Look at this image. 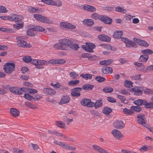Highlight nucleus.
<instances>
[{
  "instance_id": "1",
  "label": "nucleus",
  "mask_w": 153,
  "mask_h": 153,
  "mask_svg": "<svg viewBox=\"0 0 153 153\" xmlns=\"http://www.w3.org/2000/svg\"><path fill=\"white\" fill-rule=\"evenodd\" d=\"M34 17L37 20L40 22L47 24H52L53 23V21L49 18L46 16H42V15L36 14L33 15Z\"/></svg>"
},
{
  "instance_id": "2",
  "label": "nucleus",
  "mask_w": 153,
  "mask_h": 153,
  "mask_svg": "<svg viewBox=\"0 0 153 153\" xmlns=\"http://www.w3.org/2000/svg\"><path fill=\"white\" fill-rule=\"evenodd\" d=\"M137 122L138 124L142 125L146 128L149 127V125L146 123V118L144 114H139L137 115Z\"/></svg>"
},
{
  "instance_id": "3",
  "label": "nucleus",
  "mask_w": 153,
  "mask_h": 153,
  "mask_svg": "<svg viewBox=\"0 0 153 153\" xmlns=\"http://www.w3.org/2000/svg\"><path fill=\"white\" fill-rule=\"evenodd\" d=\"M15 65L13 63L7 62L3 66V69L4 71L7 74H11L15 70Z\"/></svg>"
},
{
  "instance_id": "4",
  "label": "nucleus",
  "mask_w": 153,
  "mask_h": 153,
  "mask_svg": "<svg viewBox=\"0 0 153 153\" xmlns=\"http://www.w3.org/2000/svg\"><path fill=\"white\" fill-rule=\"evenodd\" d=\"M16 39L17 40V45L18 46L24 48L31 47L30 45L29 44L27 45V43L23 40L22 38L21 37H17Z\"/></svg>"
},
{
  "instance_id": "5",
  "label": "nucleus",
  "mask_w": 153,
  "mask_h": 153,
  "mask_svg": "<svg viewBox=\"0 0 153 153\" xmlns=\"http://www.w3.org/2000/svg\"><path fill=\"white\" fill-rule=\"evenodd\" d=\"M122 41L125 42L126 46L128 48L133 47L134 48H136L137 45L134 42L129 40L128 38L126 37H123L121 39Z\"/></svg>"
},
{
  "instance_id": "6",
  "label": "nucleus",
  "mask_w": 153,
  "mask_h": 153,
  "mask_svg": "<svg viewBox=\"0 0 153 153\" xmlns=\"http://www.w3.org/2000/svg\"><path fill=\"white\" fill-rule=\"evenodd\" d=\"M81 104L83 106L91 107L93 106L94 103L92 102L90 99L83 98L81 100Z\"/></svg>"
},
{
  "instance_id": "7",
  "label": "nucleus",
  "mask_w": 153,
  "mask_h": 153,
  "mask_svg": "<svg viewBox=\"0 0 153 153\" xmlns=\"http://www.w3.org/2000/svg\"><path fill=\"white\" fill-rule=\"evenodd\" d=\"M82 90V88H81L77 87L74 88L71 90V94L73 97H78L81 94L79 92Z\"/></svg>"
},
{
  "instance_id": "8",
  "label": "nucleus",
  "mask_w": 153,
  "mask_h": 153,
  "mask_svg": "<svg viewBox=\"0 0 153 153\" xmlns=\"http://www.w3.org/2000/svg\"><path fill=\"white\" fill-rule=\"evenodd\" d=\"M111 133L114 137L117 140H120L123 137L121 132L116 129L113 130L111 131Z\"/></svg>"
},
{
  "instance_id": "9",
  "label": "nucleus",
  "mask_w": 153,
  "mask_h": 153,
  "mask_svg": "<svg viewBox=\"0 0 153 153\" xmlns=\"http://www.w3.org/2000/svg\"><path fill=\"white\" fill-rule=\"evenodd\" d=\"M23 17L21 16L18 15L12 14L10 16H9V20L13 21L16 22H20V21L23 19Z\"/></svg>"
},
{
  "instance_id": "10",
  "label": "nucleus",
  "mask_w": 153,
  "mask_h": 153,
  "mask_svg": "<svg viewBox=\"0 0 153 153\" xmlns=\"http://www.w3.org/2000/svg\"><path fill=\"white\" fill-rule=\"evenodd\" d=\"M59 42L65 46H69L73 43L72 39H64L59 40Z\"/></svg>"
},
{
  "instance_id": "11",
  "label": "nucleus",
  "mask_w": 153,
  "mask_h": 153,
  "mask_svg": "<svg viewBox=\"0 0 153 153\" xmlns=\"http://www.w3.org/2000/svg\"><path fill=\"white\" fill-rule=\"evenodd\" d=\"M133 40L135 42L141 46L146 47H148L149 46V44L143 40H142L135 37H134L133 38Z\"/></svg>"
},
{
  "instance_id": "12",
  "label": "nucleus",
  "mask_w": 153,
  "mask_h": 153,
  "mask_svg": "<svg viewBox=\"0 0 153 153\" xmlns=\"http://www.w3.org/2000/svg\"><path fill=\"white\" fill-rule=\"evenodd\" d=\"M60 25L66 28L69 29H74L76 28L75 25H72L71 24L67 22H62L60 23Z\"/></svg>"
},
{
  "instance_id": "13",
  "label": "nucleus",
  "mask_w": 153,
  "mask_h": 153,
  "mask_svg": "<svg viewBox=\"0 0 153 153\" xmlns=\"http://www.w3.org/2000/svg\"><path fill=\"white\" fill-rule=\"evenodd\" d=\"M114 127L117 129H121L123 128L124 124L121 120H117L113 123Z\"/></svg>"
},
{
  "instance_id": "14",
  "label": "nucleus",
  "mask_w": 153,
  "mask_h": 153,
  "mask_svg": "<svg viewBox=\"0 0 153 153\" xmlns=\"http://www.w3.org/2000/svg\"><path fill=\"white\" fill-rule=\"evenodd\" d=\"M43 91L44 94L48 95H54L56 93L55 90L49 88H44L43 89Z\"/></svg>"
},
{
  "instance_id": "15",
  "label": "nucleus",
  "mask_w": 153,
  "mask_h": 153,
  "mask_svg": "<svg viewBox=\"0 0 153 153\" xmlns=\"http://www.w3.org/2000/svg\"><path fill=\"white\" fill-rule=\"evenodd\" d=\"M100 21L105 23L110 24L112 22V19L105 16L102 15Z\"/></svg>"
},
{
  "instance_id": "16",
  "label": "nucleus",
  "mask_w": 153,
  "mask_h": 153,
  "mask_svg": "<svg viewBox=\"0 0 153 153\" xmlns=\"http://www.w3.org/2000/svg\"><path fill=\"white\" fill-rule=\"evenodd\" d=\"M92 147L95 150L98 151L100 153H109V152L106 150L97 145H93Z\"/></svg>"
},
{
  "instance_id": "17",
  "label": "nucleus",
  "mask_w": 153,
  "mask_h": 153,
  "mask_svg": "<svg viewBox=\"0 0 153 153\" xmlns=\"http://www.w3.org/2000/svg\"><path fill=\"white\" fill-rule=\"evenodd\" d=\"M83 8L86 11L91 12L96 10V8L94 6L87 4H85L83 6Z\"/></svg>"
},
{
  "instance_id": "18",
  "label": "nucleus",
  "mask_w": 153,
  "mask_h": 153,
  "mask_svg": "<svg viewBox=\"0 0 153 153\" xmlns=\"http://www.w3.org/2000/svg\"><path fill=\"white\" fill-rule=\"evenodd\" d=\"M54 47L55 48L61 49V50H68V47L66 46H65L62 43H60V42H59V43H57L54 45Z\"/></svg>"
},
{
  "instance_id": "19",
  "label": "nucleus",
  "mask_w": 153,
  "mask_h": 153,
  "mask_svg": "<svg viewBox=\"0 0 153 153\" xmlns=\"http://www.w3.org/2000/svg\"><path fill=\"white\" fill-rule=\"evenodd\" d=\"M99 39L102 41L109 42L110 41V38L104 34L100 35L98 36Z\"/></svg>"
},
{
  "instance_id": "20",
  "label": "nucleus",
  "mask_w": 153,
  "mask_h": 153,
  "mask_svg": "<svg viewBox=\"0 0 153 153\" xmlns=\"http://www.w3.org/2000/svg\"><path fill=\"white\" fill-rule=\"evenodd\" d=\"M102 71L103 74H111L112 73V69L111 68L108 66H105L103 67L102 69Z\"/></svg>"
},
{
  "instance_id": "21",
  "label": "nucleus",
  "mask_w": 153,
  "mask_h": 153,
  "mask_svg": "<svg viewBox=\"0 0 153 153\" xmlns=\"http://www.w3.org/2000/svg\"><path fill=\"white\" fill-rule=\"evenodd\" d=\"M70 98L67 96H64L62 97L61 100L59 102V104H65L68 103L70 100Z\"/></svg>"
},
{
  "instance_id": "22",
  "label": "nucleus",
  "mask_w": 153,
  "mask_h": 153,
  "mask_svg": "<svg viewBox=\"0 0 153 153\" xmlns=\"http://www.w3.org/2000/svg\"><path fill=\"white\" fill-rule=\"evenodd\" d=\"M113 60L112 59H108L106 60H104L100 61V65H108L112 63L113 62Z\"/></svg>"
},
{
  "instance_id": "23",
  "label": "nucleus",
  "mask_w": 153,
  "mask_h": 153,
  "mask_svg": "<svg viewBox=\"0 0 153 153\" xmlns=\"http://www.w3.org/2000/svg\"><path fill=\"white\" fill-rule=\"evenodd\" d=\"M82 22L84 24L89 26H92L94 24V22L91 19H85Z\"/></svg>"
},
{
  "instance_id": "24",
  "label": "nucleus",
  "mask_w": 153,
  "mask_h": 153,
  "mask_svg": "<svg viewBox=\"0 0 153 153\" xmlns=\"http://www.w3.org/2000/svg\"><path fill=\"white\" fill-rule=\"evenodd\" d=\"M10 113L12 116L15 117L18 116L19 114V111L14 108L10 109Z\"/></svg>"
},
{
  "instance_id": "25",
  "label": "nucleus",
  "mask_w": 153,
  "mask_h": 153,
  "mask_svg": "<svg viewBox=\"0 0 153 153\" xmlns=\"http://www.w3.org/2000/svg\"><path fill=\"white\" fill-rule=\"evenodd\" d=\"M123 35V31L121 30H118L115 31L113 35L114 38L119 39Z\"/></svg>"
},
{
  "instance_id": "26",
  "label": "nucleus",
  "mask_w": 153,
  "mask_h": 153,
  "mask_svg": "<svg viewBox=\"0 0 153 153\" xmlns=\"http://www.w3.org/2000/svg\"><path fill=\"white\" fill-rule=\"evenodd\" d=\"M10 90L11 92L16 94L20 95L23 94V92H20V91L18 90V88L16 87L10 88Z\"/></svg>"
},
{
  "instance_id": "27",
  "label": "nucleus",
  "mask_w": 153,
  "mask_h": 153,
  "mask_svg": "<svg viewBox=\"0 0 153 153\" xmlns=\"http://www.w3.org/2000/svg\"><path fill=\"white\" fill-rule=\"evenodd\" d=\"M56 125L58 127L64 129H65L66 128L65 124L62 122L60 121H56Z\"/></svg>"
},
{
  "instance_id": "28",
  "label": "nucleus",
  "mask_w": 153,
  "mask_h": 153,
  "mask_svg": "<svg viewBox=\"0 0 153 153\" xmlns=\"http://www.w3.org/2000/svg\"><path fill=\"white\" fill-rule=\"evenodd\" d=\"M149 59V56L147 54L141 55L139 58V60L142 62H146Z\"/></svg>"
},
{
  "instance_id": "29",
  "label": "nucleus",
  "mask_w": 153,
  "mask_h": 153,
  "mask_svg": "<svg viewBox=\"0 0 153 153\" xmlns=\"http://www.w3.org/2000/svg\"><path fill=\"white\" fill-rule=\"evenodd\" d=\"M146 100H145L138 99L134 100V103L138 106H140L141 105H144V102H145V101H146Z\"/></svg>"
},
{
  "instance_id": "30",
  "label": "nucleus",
  "mask_w": 153,
  "mask_h": 153,
  "mask_svg": "<svg viewBox=\"0 0 153 153\" xmlns=\"http://www.w3.org/2000/svg\"><path fill=\"white\" fill-rule=\"evenodd\" d=\"M23 22L21 21H20V22H17L16 24L14 25L13 27L15 28H16L17 30H18L22 28L23 27Z\"/></svg>"
},
{
  "instance_id": "31",
  "label": "nucleus",
  "mask_w": 153,
  "mask_h": 153,
  "mask_svg": "<svg viewBox=\"0 0 153 153\" xmlns=\"http://www.w3.org/2000/svg\"><path fill=\"white\" fill-rule=\"evenodd\" d=\"M132 91L134 92V94L137 96H141L143 94L142 91L137 88H132Z\"/></svg>"
},
{
  "instance_id": "32",
  "label": "nucleus",
  "mask_w": 153,
  "mask_h": 153,
  "mask_svg": "<svg viewBox=\"0 0 153 153\" xmlns=\"http://www.w3.org/2000/svg\"><path fill=\"white\" fill-rule=\"evenodd\" d=\"M94 87L93 85L88 84H87L83 85L82 88L86 91L90 90H91Z\"/></svg>"
},
{
  "instance_id": "33",
  "label": "nucleus",
  "mask_w": 153,
  "mask_h": 153,
  "mask_svg": "<svg viewBox=\"0 0 153 153\" xmlns=\"http://www.w3.org/2000/svg\"><path fill=\"white\" fill-rule=\"evenodd\" d=\"M144 107L147 108H153V102H148L147 101H145V102L144 103Z\"/></svg>"
},
{
  "instance_id": "34",
  "label": "nucleus",
  "mask_w": 153,
  "mask_h": 153,
  "mask_svg": "<svg viewBox=\"0 0 153 153\" xmlns=\"http://www.w3.org/2000/svg\"><path fill=\"white\" fill-rule=\"evenodd\" d=\"M41 1L48 4L51 5H57V3L52 0H41Z\"/></svg>"
},
{
  "instance_id": "35",
  "label": "nucleus",
  "mask_w": 153,
  "mask_h": 153,
  "mask_svg": "<svg viewBox=\"0 0 153 153\" xmlns=\"http://www.w3.org/2000/svg\"><path fill=\"white\" fill-rule=\"evenodd\" d=\"M112 111L111 108L108 107H105L102 110L103 113L106 114H109Z\"/></svg>"
},
{
  "instance_id": "36",
  "label": "nucleus",
  "mask_w": 153,
  "mask_h": 153,
  "mask_svg": "<svg viewBox=\"0 0 153 153\" xmlns=\"http://www.w3.org/2000/svg\"><path fill=\"white\" fill-rule=\"evenodd\" d=\"M80 76L82 78H84L86 80L91 79L92 76V75L90 74H80Z\"/></svg>"
},
{
  "instance_id": "37",
  "label": "nucleus",
  "mask_w": 153,
  "mask_h": 153,
  "mask_svg": "<svg viewBox=\"0 0 153 153\" xmlns=\"http://www.w3.org/2000/svg\"><path fill=\"white\" fill-rule=\"evenodd\" d=\"M102 15H99L98 14L96 13H94L91 15V17L94 19H99L100 20Z\"/></svg>"
},
{
  "instance_id": "38",
  "label": "nucleus",
  "mask_w": 153,
  "mask_h": 153,
  "mask_svg": "<svg viewBox=\"0 0 153 153\" xmlns=\"http://www.w3.org/2000/svg\"><path fill=\"white\" fill-rule=\"evenodd\" d=\"M0 31L3 32L10 33L13 32V29L9 28L0 27Z\"/></svg>"
},
{
  "instance_id": "39",
  "label": "nucleus",
  "mask_w": 153,
  "mask_h": 153,
  "mask_svg": "<svg viewBox=\"0 0 153 153\" xmlns=\"http://www.w3.org/2000/svg\"><path fill=\"white\" fill-rule=\"evenodd\" d=\"M81 47L83 49L87 51L90 52H93L94 51L92 49V48H91L88 45H82Z\"/></svg>"
},
{
  "instance_id": "40",
  "label": "nucleus",
  "mask_w": 153,
  "mask_h": 153,
  "mask_svg": "<svg viewBox=\"0 0 153 153\" xmlns=\"http://www.w3.org/2000/svg\"><path fill=\"white\" fill-rule=\"evenodd\" d=\"M102 105V100H101L100 99L97 100L94 105V104L95 108H97L99 107H101Z\"/></svg>"
},
{
  "instance_id": "41",
  "label": "nucleus",
  "mask_w": 153,
  "mask_h": 153,
  "mask_svg": "<svg viewBox=\"0 0 153 153\" xmlns=\"http://www.w3.org/2000/svg\"><path fill=\"white\" fill-rule=\"evenodd\" d=\"M130 109L131 110L137 112H140L142 109L141 107L139 106H132Z\"/></svg>"
},
{
  "instance_id": "42",
  "label": "nucleus",
  "mask_w": 153,
  "mask_h": 153,
  "mask_svg": "<svg viewBox=\"0 0 153 153\" xmlns=\"http://www.w3.org/2000/svg\"><path fill=\"white\" fill-rule=\"evenodd\" d=\"M79 83V81L78 80H71L68 83V85L70 86L75 85Z\"/></svg>"
},
{
  "instance_id": "43",
  "label": "nucleus",
  "mask_w": 153,
  "mask_h": 153,
  "mask_svg": "<svg viewBox=\"0 0 153 153\" xmlns=\"http://www.w3.org/2000/svg\"><path fill=\"white\" fill-rule=\"evenodd\" d=\"M23 61L26 63H29L31 62V57L29 56H25L22 58Z\"/></svg>"
},
{
  "instance_id": "44",
  "label": "nucleus",
  "mask_w": 153,
  "mask_h": 153,
  "mask_svg": "<svg viewBox=\"0 0 153 153\" xmlns=\"http://www.w3.org/2000/svg\"><path fill=\"white\" fill-rule=\"evenodd\" d=\"M123 112L124 114L128 115H131L134 113V112L132 111L131 109H128L126 108H124L123 110Z\"/></svg>"
},
{
  "instance_id": "45",
  "label": "nucleus",
  "mask_w": 153,
  "mask_h": 153,
  "mask_svg": "<svg viewBox=\"0 0 153 153\" xmlns=\"http://www.w3.org/2000/svg\"><path fill=\"white\" fill-rule=\"evenodd\" d=\"M124 86L127 88H131L133 87L132 83L130 81L126 80L125 82Z\"/></svg>"
},
{
  "instance_id": "46",
  "label": "nucleus",
  "mask_w": 153,
  "mask_h": 153,
  "mask_svg": "<svg viewBox=\"0 0 153 153\" xmlns=\"http://www.w3.org/2000/svg\"><path fill=\"white\" fill-rule=\"evenodd\" d=\"M34 30L37 31H43L45 30V29L43 27L39 26H35L32 28Z\"/></svg>"
},
{
  "instance_id": "47",
  "label": "nucleus",
  "mask_w": 153,
  "mask_h": 153,
  "mask_svg": "<svg viewBox=\"0 0 153 153\" xmlns=\"http://www.w3.org/2000/svg\"><path fill=\"white\" fill-rule=\"evenodd\" d=\"M70 76L73 79H76L78 76V74L74 72H70L69 73Z\"/></svg>"
},
{
  "instance_id": "48",
  "label": "nucleus",
  "mask_w": 153,
  "mask_h": 153,
  "mask_svg": "<svg viewBox=\"0 0 153 153\" xmlns=\"http://www.w3.org/2000/svg\"><path fill=\"white\" fill-rule=\"evenodd\" d=\"M141 52L143 53L144 54H148L149 55H151L153 53V51L149 49L143 50Z\"/></svg>"
},
{
  "instance_id": "49",
  "label": "nucleus",
  "mask_w": 153,
  "mask_h": 153,
  "mask_svg": "<svg viewBox=\"0 0 153 153\" xmlns=\"http://www.w3.org/2000/svg\"><path fill=\"white\" fill-rule=\"evenodd\" d=\"M103 90L106 93H111L113 91V89L110 87H107L103 88Z\"/></svg>"
},
{
  "instance_id": "50",
  "label": "nucleus",
  "mask_w": 153,
  "mask_h": 153,
  "mask_svg": "<svg viewBox=\"0 0 153 153\" xmlns=\"http://www.w3.org/2000/svg\"><path fill=\"white\" fill-rule=\"evenodd\" d=\"M25 105L26 106L32 109L36 108V106L34 105H33L31 103L29 102H25Z\"/></svg>"
},
{
  "instance_id": "51",
  "label": "nucleus",
  "mask_w": 153,
  "mask_h": 153,
  "mask_svg": "<svg viewBox=\"0 0 153 153\" xmlns=\"http://www.w3.org/2000/svg\"><path fill=\"white\" fill-rule=\"evenodd\" d=\"M34 30L32 28L31 29L28 30L27 31V35L30 36H34L35 35L34 33Z\"/></svg>"
},
{
  "instance_id": "52",
  "label": "nucleus",
  "mask_w": 153,
  "mask_h": 153,
  "mask_svg": "<svg viewBox=\"0 0 153 153\" xmlns=\"http://www.w3.org/2000/svg\"><path fill=\"white\" fill-rule=\"evenodd\" d=\"M24 97L25 98L29 100H32V99H34V97L27 94H25Z\"/></svg>"
},
{
  "instance_id": "53",
  "label": "nucleus",
  "mask_w": 153,
  "mask_h": 153,
  "mask_svg": "<svg viewBox=\"0 0 153 153\" xmlns=\"http://www.w3.org/2000/svg\"><path fill=\"white\" fill-rule=\"evenodd\" d=\"M143 92L144 93L146 94H153V90L148 88L144 89Z\"/></svg>"
},
{
  "instance_id": "54",
  "label": "nucleus",
  "mask_w": 153,
  "mask_h": 153,
  "mask_svg": "<svg viewBox=\"0 0 153 153\" xmlns=\"http://www.w3.org/2000/svg\"><path fill=\"white\" fill-rule=\"evenodd\" d=\"M95 79L99 82H102L105 80V79L100 76H97L95 78Z\"/></svg>"
},
{
  "instance_id": "55",
  "label": "nucleus",
  "mask_w": 153,
  "mask_h": 153,
  "mask_svg": "<svg viewBox=\"0 0 153 153\" xmlns=\"http://www.w3.org/2000/svg\"><path fill=\"white\" fill-rule=\"evenodd\" d=\"M54 143L56 145L60 146L62 147H63L64 148L65 144V143L62 142H59L56 141H54Z\"/></svg>"
},
{
  "instance_id": "56",
  "label": "nucleus",
  "mask_w": 153,
  "mask_h": 153,
  "mask_svg": "<svg viewBox=\"0 0 153 153\" xmlns=\"http://www.w3.org/2000/svg\"><path fill=\"white\" fill-rule=\"evenodd\" d=\"M28 11L33 13H38L39 9L32 7H30L28 9Z\"/></svg>"
},
{
  "instance_id": "57",
  "label": "nucleus",
  "mask_w": 153,
  "mask_h": 153,
  "mask_svg": "<svg viewBox=\"0 0 153 153\" xmlns=\"http://www.w3.org/2000/svg\"><path fill=\"white\" fill-rule=\"evenodd\" d=\"M115 11L117 12H121L123 13H125L126 12V10L123 9L121 7H117L115 8Z\"/></svg>"
},
{
  "instance_id": "58",
  "label": "nucleus",
  "mask_w": 153,
  "mask_h": 153,
  "mask_svg": "<svg viewBox=\"0 0 153 153\" xmlns=\"http://www.w3.org/2000/svg\"><path fill=\"white\" fill-rule=\"evenodd\" d=\"M64 148L66 149H70L71 150H74L76 149V148L75 147L70 146L67 144H65Z\"/></svg>"
},
{
  "instance_id": "59",
  "label": "nucleus",
  "mask_w": 153,
  "mask_h": 153,
  "mask_svg": "<svg viewBox=\"0 0 153 153\" xmlns=\"http://www.w3.org/2000/svg\"><path fill=\"white\" fill-rule=\"evenodd\" d=\"M8 11L5 7L3 6H0V13H6Z\"/></svg>"
},
{
  "instance_id": "60",
  "label": "nucleus",
  "mask_w": 153,
  "mask_h": 153,
  "mask_svg": "<svg viewBox=\"0 0 153 153\" xmlns=\"http://www.w3.org/2000/svg\"><path fill=\"white\" fill-rule=\"evenodd\" d=\"M70 48L73 50H77L79 48L78 45V44H72L70 46Z\"/></svg>"
},
{
  "instance_id": "61",
  "label": "nucleus",
  "mask_w": 153,
  "mask_h": 153,
  "mask_svg": "<svg viewBox=\"0 0 153 153\" xmlns=\"http://www.w3.org/2000/svg\"><path fill=\"white\" fill-rule=\"evenodd\" d=\"M82 56L83 58H88V59H90L92 57H95L94 56H90V55L87 53H82Z\"/></svg>"
},
{
  "instance_id": "62",
  "label": "nucleus",
  "mask_w": 153,
  "mask_h": 153,
  "mask_svg": "<svg viewBox=\"0 0 153 153\" xmlns=\"http://www.w3.org/2000/svg\"><path fill=\"white\" fill-rule=\"evenodd\" d=\"M39 65H44L48 64V61L44 60H39Z\"/></svg>"
},
{
  "instance_id": "63",
  "label": "nucleus",
  "mask_w": 153,
  "mask_h": 153,
  "mask_svg": "<svg viewBox=\"0 0 153 153\" xmlns=\"http://www.w3.org/2000/svg\"><path fill=\"white\" fill-rule=\"evenodd\" d=\"M51 85L53 86L54 88H58L61 86L59 82H57L56 83H52Z\"/></svg>"
},
{
  "instance_id": "64",
  "label": "nucleus",
  "mask_w": 153,
  "mask_h": 153,
  "mask_svg": "<svg viewBox=\"0 0 153 153\" xmlns=\"http://www.w3.org/2000/svg\"><path fill=\"white\" fill-rule=\"evenodd\" d=\"M117 97L122 102H124L126 101V98L124 96L117 94Z\"/></svg>"
}]
</instances>
